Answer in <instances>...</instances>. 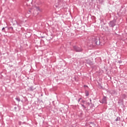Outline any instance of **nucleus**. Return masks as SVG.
Segmentation results:
<instances>
[{
    "label": "nucleus",
    "mask_w": 127,
    "mask_h": 127,
    "mask_svg": "<svg viewBox=\"0 0 127 127\" xmlns=\"http://www.w3.org/2000/svg\"><path fill=\"white\" fill-rule=\"evenodd\" d=\"M39 10H40V9H39V7L34 6L29 10V12H33L34 15H37V14H38V11Z\"/></svg>",
    "instance_id": "obj_1"
},
{
    "label": "nucleus",
    "mask_w": 127,
    "mask_h": 127,
    "mask_svg": "<svg viewBox=\"0 0 127 127\" xmlns=\"http://www.w3.org/2000/svg\"><path fill=\"white\" fill-rule=\"evenodd\" d=\"M73 49L76 52H82L83 51V49L76 46H73Z\"/></svg>",
    "instance_id": "obj_2"
},
{
    "label": "nucleus",
    "mask_w": 127,
    "mask_h": 127,
    "mask_svg": "<svg viewBox=\"0 0 127 127\" xmlns=\"http://www.w3.org/2000/svg\"><path fill=\"white\" fill-rule=\"evenodd\" d=\"M93 43H95L96 45H100V39L98 37L94 38L93 40Z\"/></svg>",
    "instance_id": "obj_3"
},
{
    "label": "nucleus",
    "mask_w": 127,
    "mask_h": 127,
    "mask_svg": "<svg viewBox=\"0 0 127 127\" xmlns=\"http://www.w3.org/2000/svg\"><path fill=\"white\" fill-rule=\"evenodd\" d=\"M88 105V106H90V103L86 102V103H84L83 104H81V108H82L83 110H87V105Z\"/></svg>",
    "instance_id": "obj_4"
},
{
    "label": "nucleus",
    "mask_w": 127,
    "mask_h": 127,
    "mask_svg": "<svg viewBox=\"0 0 127 127\" xmlns=\"http://www.w3.org/2000/svg\"><path fill=\"white\" fill-rule=\"evenodd\" d=\"M116 26V20L110 21L109 22V26L110 27H114Z\"/></svg>",
    "instance_id": "obj_5"
},
{
    "label": "nucleus",
    "mask_w": 127,
    "mask_h": 127,
    "mask_svg": "<svg viewBox=\"0 0 127 127\" xmlns=\"http://www.w3.org/2000/svg\"><path fill=\"white\" fill-rule=\"evenodd\" d=\"M99 102L100 103H101L102 104H107V97H106L105 96L103 97L102 101H99Z\"/></svg>",
    "instance_id": "obj_6"
},
{
    "label": "nucleus",
    "mask_w": 127,
    "mask_h": 127,
    "mask_svg": "<svg viewBox=\"0 0 127 127\" xmlns=\"http://www.w3.org/2000/svg\"><path fill=\"white\" fill-rule=\"evenodd\" d=\"M35 88H34L33 86H31L29 88V91H34L35 90Z\"/></svg>",
    "instance_id": "obj_7"
},
{
    "label": "nucleus",
    "mask_w": 127,
    "mask_h": 127,
    "mask_svg": "<svg viewBox=\"0 0 127 127\" xmlns=\"http://www.w3.org/2000/svg\"><path fill=\"white\" fill-rule=\"evenodd\" d=\"M15 99L17 101V102H20V98H19V97H16Z\"/></svg>",
    "instance_id": "obj_8"
},
{
    "label": "nucleus",
    "mask_w": 127,
    "mask_h": 127,
    "mask_svg": "<svg viewBox=\"0 0 127 127\" xmlns=\"http://www.w3.org/2000/svg\"><path fill=\"white\" fill-rule=\"evenodd\" d=\"M85 96H86V97L89 96V92L88 91H85Z\"/></svg>",
    "instance_id": "obj_9"
},
{
    "label": "nucleus",
    "mask_w": 127,
    "mask_h": 127,
    "mask_svg": "<svg viewBox=\"0 0 127 127\" xmlns=\"http://www.w3.org/2000/svg\"><path fill=\"white\" fill-rule=\"evenodd\" d=\"M120 120V118L119 117H117V119H116V122H118Z\"/></svg>",
    "instance_id": "obj_10"
},
{
    "label": "nucleus",
    "mask_w": 127,
    "mask_h": 127,
    "mask_svg": "<svg viewBox=\"0 0 127 127\" xmlns=\"http://www.w3.org/2000/svg\"><path fill=\"white\" fill-rule=\"evenodd\" d=\"M10 29H11V30H13V27H10Z\"/></svg>",
    "instance_id": "obj_11"
},
{
    "label": "nucleus",
    "mask_w": 127,
    "mask_h": 127,
    "mask_svg": "<svg viewBox=\"0 0 127 127\" xmlns=\"http://www.w3.org/2000/svg\"><path fill=\"white\" fill-rule=\"evenodd\" d=\"M81 100H82V98H80L79 99H78V102H80V101H81Z\"/></svg>",
    "instance_id": "obj_12"
},
{
    "label": "nucleus",
    "mask_w": 127,
    "mask_h": 127,
    "mask_svg": "<svg viewBox=\"0 0 127 127\" xmlns=\"http://www.w3.org/2000/svg\"><path fill=\"white\" fill-rule=\"evenodd\" d=\"M82 103H84V104H86L87 103V102L85 103V101H84V100H82Z\"/></svg>",
    "instance_id": "obj_13"
},
{
    "label": "nucleus",
    "mask_w": 127,
    "mask_h": 127,
    "mask_svg": "<svg viewBox=\"0 0 127 127\" xmlns=\"http://www.w3.org/2000/svg\"><path fill=\"white\" fill-rule=\"evenodd\" d=\"M16 25H19V23H18V22H16Z\"/></svg>",
    "instance_id": "obj_14"
},
{
    "label": "nucleus",
    "mask_w": 127,
    "mask_h": 127,
    "mask_svg": "<svg viewBox=\"0 0 127 127\" xmlns=\"http://www.w3.org/2000/svg\"><path fill=\"white\" fill-rule=\"evenodd\" d=\"M4 28H5L3 27V28H2V30H4Z\"/></svg>",
    "instance_id": "obj_15"
},
{
    "label": "nucleus",
    "mask_w": 127,
    "mask_h": 127,
    "mask_svg": "<svg viewBox=\"0 0 127 127\" xmlns=\"http://www.w3.org/2000/svg\"><path fill=\"white\" fill-rule=\"evenodd\" d=\"M90 103H92V100L90 99Z\"/></svg>",
    "instance_id": "obj_16"
},
{
    "label": "nucleus",
    "mask_w": 127,
    "mask_h": 127,
    "mask_svg": "<svg viewBox=\"0 0 127 127\" xmlns=\"http://www.w3.org/2000/svg\"><path fill=\"white\" fill-rule=\"evenodd\" d=\"M84 87H88V86H87V85H84Z\"/></svg>",
    "instance_id": "obj_17"
}]
</instances>
